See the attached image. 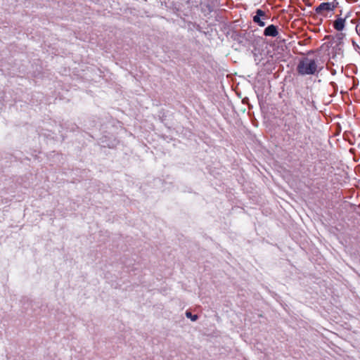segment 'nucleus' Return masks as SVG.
Returning a JSON list of instances; mask_svg holds the SVG:
<instances>
[{
	"label": "nucleus",
	"instance_id": "nucleus-1",
	"mask_svg": "<svg viewBox=\"0 0 360 360\" xmlns=\"http://www.w3.org/2000/svg\"><path fill=\"white\" fill-rule=\"evenodd\" d=\"M320 70L318 59L309 57L302 58L297 66V71L301 75H315Z\"/></svg>",
	"mask_w": 360,
	"mask_h": 360
},
{
	"label": "nucleus",
	"instance_id": "nucleus-2",
	"mask_svg": "<svg viewBox=\"0 0 360 360\" xmlns=\"http://www.w3.org/2000/svg\"><path fill=\"white\" fill-rule=\"evenodd\" d=\"M338 6V2L336 0L322 2L319 6L315 8V12L317 15L326 18L328 17V13H333Z\"/></svg>",
	"mask_w": 360,
	"mask_h": 360
},
{
	"label": "nucleus",
	"instance_id": "nucleus-3",
	"mask_svg": "<svg viewBox=\"0 0 360 360\" xmlns=\"http://www.w3.org/2000/svg\"><path fill=\"white\" fill-rule=\"evenodd\" d=\"M267 18L268 17L264 11L257 9L256 14L253 16V22L260 27H264L265 26V22L264 20Z\"/></svg>",
	"mask_w": 360,
	"mask_h": 360
},
{
	"label": "nucleus",
	"instance_id": "nucleus-4",
	"mask_svg": "<svg viewBox=\"0 0 360 360\" xmlns=\"http://www.w3.org/2000/svg\"><path fill=\"white\" fill-rule=\"evenodd\" d=\"M346 25V18L340 16H337V18L333 22V27L338 32L342 31Z\"/></svg>",
	"mask_w": 360,
	"mask_h": 360
},
{
	"label": "nucleus",
	"instance_id": "nucleus-5",
	"mask_svg": "<svg viewBox=\"0 0 360 360\" xmlns=\"http://www.w3.org/2000/svg\"><path fill=\"white\" fill-rule=\"evenodd\" d=\"M264 34L266 37H276L278 34L276 26L274 25H269L265 28Z\"/></svg>",
	"mask_w": 360,
	"mask_h": 360
},
{
	"label": "nucleus",
	"instance_id": "nucleus-6",
	"mask_svg": "<svg viewBox=\"0 0 360 360\" xmlns=\"http://www.w3.org/2000/svg\"><path fill=\"white\" fill-rule=\"evenodd\" d=\"M186 316L188 317V318H190L192 321H196L198 319V316L197 315H193L191 314V312L190 311H186Z\"/></svg>",
	"mask_w": 360,
	"mask_h": 360
}]
</instances>
